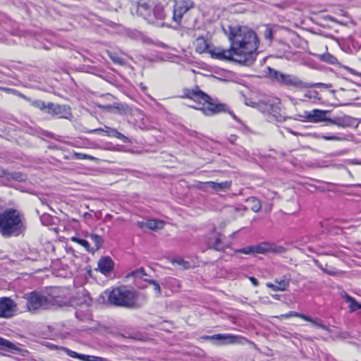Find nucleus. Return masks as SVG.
<instances>
[{
	"mask_svg": "<svg viewBox=\"0 0 361 361\" xmlns=\"http://www.w3.org/2000/svg\"><path fill=\"white\" fill-rule=\"evenodd\" d=\"M21 348L18 343H13L7 339L0 337V355L2 356H9L10 354H14L20 352Z\"/></svg>",
	"mask_w": 361,
	"mask_h": 361,
	"instance_id": "nucleus-14",
	"label": "nucleus"
},
{
	"mask_svg": "<svg viewBox=\"0 0 361 361\" xmlns=\"http://www.w3.org/2000/svg\"><path fill=\"white\" fill-rule=\"evenodd\" d=\"M94 361H109L107 359L100 357H94Z\"/></svg>",
	"mask_w": 361,
	"mask_h": 361,
	"instance_id": "nucleus-48",
	"label": "nucleus"
},
{
	"mask_svg": "<svg viewBox=\"0 0 361 361\" xmlns=\"http://www.w3.org/2000/svg\"><path fill=\"white\" fill-rule=\"evenodd\" d=\"M250 281L252 282V283L255 286H258V281L255 278V277H250Z\"/></svg>",
	"mask_w": 361,
	"mask_h": 361,
	"instance_id": "nucleus-47",
	"label": "nucleus"
},
{
	"mask_svg": "<svg viewBox=\"0 0 361 361\" xmlns=\"http://www.w3.org/2000/svg\"><path fill=\"white\" fill-rule=\"evenodd\" d=\"M289 132L290 133L293 134V135H296L297 134L296 133H295V132H293V130H289Z\"/></svg>",
	"mask_w": 361,
	"mask_h": 361,
	"instance_id": "nucleus-53",
	"label": "nucleus"
},
{
	"mask_svg": "<svg viewBox=\"0 0 361 361\" xmlns=\"http://www.w3.org/2000/svg\"><path fill=\"white\" fill-rule=\"evenodd\" d=\"M331 20L332 21H336L333 18H331Z\"/></svg>",
	"mask_w": 361,
	"mask_h": 361,
	"instance_id": "nucleus-58",
	"label": "nucleus"
},
{
	"mask_svg": "<svg viewBox=\"0 0 361 361\" xmlns=\"http://www.w3.org/2000/svg\"><path fill=\"white\" fill-rule=\"evenodd\" d=\"M202 184L204 186V187L202 188L203 189L207 190L208 188H210L213 191L216 192V182L209 181V182L203 183Z\"/></svg>",
	"mask_w": 361,
	"mask_h": 361,
	"instance_id": "nucleus-42",
	"label": "nucleus"
},
{
	"mask_svg": "<svg viewBox=\"0 0 361 361\" xmlns=\"http://www.w3.org/2000/svg\"><path fill=\"white\" fill-rule=\"evenodd\" d=\"M145 271L142 268L135 270L133 271H131L130 273L128 274L126 276V278H135V279H141L143 276H145Z\"/></svg>",
	"mask_w": 361,
	"mask_h": 361,
	"instance_id": "nucleus-35",
	"label": "nucleus"
},
{
	"mask_svg": "<svg viewBox=\"0 0 361 361\" xmlns=\"http://www.w3.org/2000/svg\"><path fill=\"white\" fill-rule=\"evenodd\" d=\"M149 283L153 286V287H154V290L156 292H157L158 293H160V291H161V288H160V286L159 285V283H157V282H156L155 281H154V280H150V281H149Z\"/></svg>",
	"mask_w": 361,
	"mask_h": 361,
	"instance_id": "nucleus-45",
	"label": "nucleus"
},
{
	"mask_svg": "<svg viewBox=\"0 0 361 361\" xmlns=\"http://www.w3.org/2000/svg\"><path fill=\"white\" fill-rule=\"evenodd\" d=\"M47 113L54 116L66 118L70 114V108L66 105H60L49 102L47 104Z\"/></svg>",
	"mask_w": 361,
	"mask_h": 361,
	"instance_id": "nucleus-16",
	"label": "nucleus"
},
{
	"mask_svg": "<svg viewBox=\"0 0 361 361\" xmlns=\"http://www.w3.org/2000/svg\"><path fill=\"white\" fill-rule=\"evenodd\" d=\"M247 206L254 212H257L261 209V204L259 200L255 197H250L247 200Z\"/></svg>",
	"mask_w": 361,
	"mask_h": 361,
	"instance_id": "nucleus-24",
	"label": "nucleus"
},
{
	"mask_svg": "<svg viewBox=\"0 0 361 361\" xmlns=\"http://www.w3.org/2000/svg\"><path fill=\"white\" fill-rule=\"evenodd\" d=\"M17 305L10 298H0V317L11 318L16 312Z\"/></svg>",
	"mask_w": 361,
	"mask_h": 361,
	"instance_id": "nucleus-12",
	"label": "nucleus"
},
{
	"mask_svg": "<svg viewBox=\"0 0 361 361\" xmlns=\"http://www.w3.org/2000/svg\"><path fill=\"white\" fill-rule=\"evenodd\" d=\"M109 58L116 63L123 65L124 64V60L119 57L116 53L108 52Z\"/></svg>",
	"mask_w": 361,
	"mask_h": 361,
	"instance_id": "nucleus-36",
	"label": "nucleus"
},
{
	"mask_svg": "<svg viewBox=\"0 0 361 361\" xmlns=\"http://www.w3.org/2000/svg\"><path fill=\"white\" fill-rule=\"evenodd\" d=\"M25 230L23 217L16 209L0 214V233L4 237L18 236Z\"/></svg>",
	"mask_w": 361,
	"mask_h": 361,
	"instance_id": "nucleus-4",
	"label": "nucleus"
},
{
	"mask_svg": "<svg viewBox=\"0 0 361 361\" xmlns=\"http://www.w3.org/2000/svg\"><path fill=\"white\" fill-rule=\"evenodd\" d=\"M291 317H300L302 319V317H305V314L298 313L296 312H290L287 314L281 315V317L288 319Z\"/></svg>",
	"mask_w": 361,
	"mask_h": 361,
	"instance_id": "nucleus-39",
	"label": "nucleus"
},
{
	"mask_svg": "<svg viewBox=\"0 0 361 361\" xmlns=\"http://www.w3.org/2000/svg\"><path fill=\"white\" fill-rule=\"evenodd\" d=\"M106 129H107L106 133L108 135L115 137L118 139L122 140L124 142H126L128 140L127 137H126L124 135H123L122 133L117 131L116 129L110 128H107V127H106Z\"/></svg>",
	"mask_w": 361,
	"mask_h": 361,
	"instance_id": "nucleus-28",
	"label": "nucleus"
},
{
	"mask_svg": "<svg viewBox=\"0 0 361 361\" xmlns=\"http://www.w3.org/2000/svg\"><path fill=\"white\" fill-rule=\"evenodd\" d=\"M49 309L56 307H66L71 304L69 299L59 293L58 290H54L48 295Z\"/></svg>",
	"mask_w": 361,
	"mask_h": 361,
	"instance_id": "nucleus-13",
	"label": "nucleus"
},
{
	"mask_svg": "<svg viewBox=\"0 0 361 361\" xmlns=\"http://www.w3.org/2000/svg\"><path fill=\"white\" fill-rule=\"evenodd\" d=\"M350 163L353 164H361V162H358V161H357L355 160H351Z\"/></svg>",
	"mask_w": 361,
	"mask_h": 361,
	"instance_id": "nucleus-49",
	"label": "nucleus"
},
{
	"mask_svg": "<svg viewBox=\"0 0 361 361\" xmlns=\"http://www.w3.org/2000/svg\"><path fill=\"white\" fill-rule=\"evenodd\" d=\"M8 176L9 178L16 180H18V181H23L26 178V177L24 174H23L21 173H18V172L8 173Z\"/></svg>",
	"mask_w": 361,
	"mask_h": 361,
	"instance_id": "nucleus-37",
	"label": "nucleus"
},
{
	"mask_svg": "<svg viewBox=\"0 0 361 361\" xmlns=\"http://www.w3.org/2000/svg\"><path fill=\"white\" fill-rule=\"evenodd\" d=\"M329 123L340 128L357 127L359 124L356 118L348 115L334 118H330Z\"/></svg>",
	"mask_w": 361,
	"mask_h": 361,
	"instance_id": "nucleus-15",
	"label": "nucleus"
},
{
	"mask_svg": "<svg viewBox=\"0 0 361 361\" xmlns=\"http://www.w3.org/2000/svg\"><path fill=\"white\" fill-rule=\"evenodd\" d=\"M314 262L324 273L329 275L336 276L340 274L339 271L336 270L334 267H329L327 264L324 265L322 263L319 262L317 260H315Z\"/></svg>",
	"mask_w": 361,
	"mask_h": 361,
	"instance_id": "nucleus-22",
	"label": "nucleus"
},
{
	"mask_svg": "<svg viewBox=\"0 0 361 361\" xmlns=\"http://www.w3.org/2000/svg\"><path fill=\"white\" fill-rule=\"evenodd\" d=\"M346 302L349 303V307L352 311H355L361 308V305L358 304L354 298L349 295H345Z\"/></svg>",
	"mask_w": 361,
	"mask_h": 361,
	"instance_id": "nucleus-32",
	"label": "nucleus"
},
{
	"mask_svg": "<svg viewBox=\"0 0 361 361\" xmlns=\"http://www.w3.org/2000/svg\"><path fill=\"white\" fill-rule=\"evenodd\" d=\"M228 39L230 49L213 48L209 50L212 58L242 65H249L255 61L253 55L258 47V40L252 30L245 26L230 27Z\"/></svg>",
	"mask_w": 361,
	"mask_h": 361,
	"instance_id": "nucleus-1",
	"label": "nucleus"
},
{
	"mask_svg": "<svg viewBox=\"0 0 361 361\" xmlns=\"http://www.w3.org/2000/svg\"><path fill=\"white\" fill-rule=\"evenodd\" d=\"M290 100L291 102H293V98H290Z\"/></svg>",
	"mask_w": 361,
	"mask_h": 361,
	"instance_id": "nucleus-60",
	"label": "nucleus"
},
{
	"mask_svg": "<svg viewBox=\"0 0 361 361\" xmlns=\"http://www.w3.org/2000/svg\"><path fill=\"white\" fill-rule=\"evenodd\" d=\"M90 233H89L86 232V233H85V237H88V238H90Z\"/></svg>",
	"mask_w": 361,
	"mask_h": 361,
	"instance_id": "nucleus-52",
	"label": "nucleus"
},
{
	"mask_svg": "<svg viewBox=\"0 0 361 361\" xmlns=\"http://www.w3.org/2000/svg\"><path fill=\"white\" fill-rule=\"evenodd\" d=\"M184 97L196 102L197 105L192 107L202 111L206 116H212L225 110L224 105L213 103L209 96L200 90L198 87L191 90H185Z\"/></svg>",
	"mask_w": 361,
	"mask_h": 361,
	"instance_id": "nucleus-3",
	"label": "nucleus"
},
{
	"mask_svg": "<svg viewBox=\"0 0 361 361\" xmlns=\"http://www.w3.org/2000/svg\"><path fill=\"white\" fill-rule=\"evenodd\" d=\"M196 52L202 54L207 51L209 48L208 43L204 37H198L194 42Z\"/></svg>",
	"mask_w": 361,
	"mask_h": 361,
	"instance_id": "nucleus-21",
	"label": "nucleus"
},
{
	"mask_svg": "<svg viewBox=\"0 0 361 361\" xmlns=\"http://www.w3.org/2000/svg\"><path fill=\"white\" fill-rule=\"evenodd\" d=\"M322 138L325 140H336V141H340L343 140V138L337 137L336 135H331V136H327V135H323Z\"/></svg>",
	"mask_w": 361,
	"mask_h": 361,
	"instance_id": "nucleus-43",
	"label": "nucleus"
},
{
	"mask_svg": "<svg viewBox=\"0 0 361 361\" xmlns=\"http://www.w3.org/2000/svg\"><path fill=\"white\" fill-rule=\"evenodd\" d=\"M32 104L35 107H37L41 110L47 111V104L43 101H40V100L35 101Z\"/></svg>",
	"mask_w": 361,
	"mask_h": 361,
	"instance_id": "nucleus-40",
	"label": "nucleus"
},
{
	"mask_svg": "<svg viewBox=\"0 0 361 361\" xmlns=\"http://www.w3.org/2000/svg\"><path fill=\"white\" fill-rule=\"evenodd\" d=\"M306 97H309V98H311V96L308 95V94H306Z\"/></svg>",
	"mask_w": 361,
	"mask_h": 361,
	"instance_id": "nucleus-56",
	"label": "nucleus"
},
{
	"mask_svg": "<svg viewBox=\"0 0 361 361\" xmlns=\"http://www.w3.org/2000/svg\"><path fill=\"white\" fill-rule=\"evenodd\" d=\"M6 173L4 170H0V176H6Z\"/></svg>",
	"mask_w": 361,
	"mask_h": 361,
	"instance_id": "nucleus-50",
	"label": "nucleus"
},
{
	"mask_svg": "<svg viewBox=\"0 0 361 361\" xmlns=\"http://www.w3.org/2000/svg\"><path fill=\"white\" fill-rule=\"evenodd\" d=\"M136 225L142 229L147 228L152 231H158L164 228L165 222L161 220L147 219L146 221H137Z\"/></svg>",
	"mask_w": 361,
	"mask_h": 361,
	"instance_id": "nucleus-17",
	"label": "nucleus"
},
{
	"mask_svg": "<svg viewBox=\"0 0 361 361\" xmlns=\"http://www.w3.org/2000/svg\"><path fill=\"white\" fill-rule=\"evenodd\" d=\"M64 350L69 356L74 357V358H79L81 360H84L85 355H80V354L77 353L76 352L72 351L67 348H64Z\"/></svg>",
	"mask_w": 361,
	"mask_h": 361,
	"instance_id": "nucleus-41",
	"label": "nucleus"
},
{
	"mask_svg": "<svg viewBox=\"0 0 361 361\" xmlns=\"http://www.w3.org/2000/svg\"><path fill=\"white\" fill-rule=\"evenodd\" d=\"M235 253H242V254H245V255H255L254 245L247 246L242 249L236 250L235 251Z\"/></svg>",
	"mask_w": 361,
	"mask_h": 361,
	"instance_id": "nucleus-34",
	"label": "nucleus"
},
{
	"mask_svg": "<svg viewBox=\"0 0 361 361\" xmlns=\"http://www.w3.org/2000/svg\"><path fill=\"white\" fill-rule=\"evenodd\" d=\"M279 109L277 106H271V111L270 113V117L273 119V121L277 122H283L286 120V118L282 116L278 110Z\"/></svg>",
	"mask_w": 361,
	"mask_h": 361,
	"instance_id": "nucleus-26",
	"label": "nucleus"
},
{
	"mask_svg": "<svg viewBox=\"0 0 361 361\" xmlns=\"http://www.w3.org/2000/svg\"><path fill=\"white\" fill-rule=\"evenodd\" d=\"M71 240L73 241V242H75V243H78L79 245H80L81 246H82L86 251L87 252H90L91 251V248H90V243L85 240H82V239H80L77 237H72L71 238Z\"/></svg>",
	"mask_w": 361,
	"mask_h": 361,
	"instance_id": "nucleus-33",
	"label": "nucleus"
},
{
	"mask_svg": "<svg viewBox=\"0 0 361 361\" xmlns=\"http://www.w3.org/2000/svg\"><path fill=\"white\" fill-rule=\"evenodd\" d=\"M329 112V111L315 109L310 111H305L303 114L296 115L293 119L302 122L329 123L330 118L327 116Z\"/></svg>",
	"mask_w": 361,
	"mask_h": 361,
	"instance_id": "nucleus-8",
	"label": "nucleus"
},
{
	"mask_svg": "<svg viewBox=\"0 0 361 361\" xmlns=\"http://www.w3.org/2000/svg\"><path fill=\"white\" fill-rule=\"evenodd\" d=\"M153 13L154 16L158 19H164L166 18V12L164 8L160 5H157L153 8Z\"/></svg>",
	"mask_w": 361,
	"mask_h": 361,
	"instance_id": "nucleus-29",
	"label": "nucleus"
},
{
	"mask_svg": "<svg viewBox=\"0 0 361 361\" xmlns=\"http://www.w3.org/2000/svg\"><path fill=\"white\" fill-rule=\"evenodd\" d=\"M23 298L25 300V307L28 312H35L40 309L49 310L48 295L32 291L25 294Z\"/></svg>",
	"mask_w": 361,
	"mask_h": 361,
	"instance_id": "nucleus-5",
	"label": "nucleus"
},
{
	"mask_svg": "<svg viewBox=\"0 0 361 361\" xmlns=\"http://www.w3.org/2000/svg\"><path fill=\"white\" fill-rule=\"evenodd\" d=\"M90 238L94 243V247L91 249V251L98 250L101 248L103 243V239L102 236L95 233H91L90 234Z\"/></svg>",
	"mask_w": 361,
	"mask_h": 361,
	"instance_id": "nucleus-25",
	"label": "nucleus"
},
{
	"mask_svg": "<svg viewBox=\"0 0 361 361\" xmlns=\"http://www.w3.org/2000/svg\"><path fill=\"white\" fill-rule=\"evenodd\" d=\"M203 339H213L219 341L222 345L243 344L247 341L245 338L241 336L233 334H214L213 336H204Z\"/></svg>",
	"mask_w": 361,
	"mask_h": 361,
	"instance_id": "nucleus-11",
	"label": "nucleus"
},
{
	"mask_svg": "<svg viewBox=\"0 0 361 361\" xmlns=\"http://www.w3.org/2000/svg\"><path fill=\"white\" fill-rule=\"evenodd\" d=\"M231 186V181H224L221 183H216V192H226L230 189Z\"/></svg>",
	"mask_w": 361,
	"mask_h": 361,
	"instance_id": "nucleus-30",
	"label": "nucleus"
},
{
	"mask_svg": "<svg viewBox=\"0 0 361 361\" xmlns=\"http://www.w3.org/2000/svg\"><path fill=\"white\" fill-rule=\"evenodd\" d=\"M306 97H309V98H311V96L308 95V94H306Z\"/></svg>",
	"mask_w": 361,
	"mask_h": 361,
	"instance_id": "nucleus-55",
	"label": "nucleus"
},
{
	"mask_svg": "<svg viewBox=\"0 0 361 361\" xmlns=\"http://www.w3.org/2000/svg\"><path fill=\"white\" fill-rule=\"evenodd\" d=\"M153 3L151 1L141 0L137 4V13L145 19L150 20L153 11Z\"/></svg>",
	"mask_w": 361,
	"mask_h": 361,
	"instance_id": "nucleus-18",
	"label": "nucleus"
},
{
	"mask_svg": "<svg viewBox=\"0 0 361 361\" xmlns=\"http://www.w3.org/2000/svg\"><path fill=\"white\" fill-rule=\"evenodd\" d=\"M99 107L102 109L111 111L113 109L116 108L115 106L111 105H99Z\"/></svg>",
	"mask_w": 361,
	"mask_h": 361,
	"instance_id": "nucleus-46",
	"label": "nucleus"
},
{
	"mask_svg": "<svg viewBox=\"0 0 361 361\" xmlns=\"http://www.w3.org/2000/svg\"><path fill=\"white\" fill-rule=\"evenodd\" d=\"M235 135H231V141H234L235 140Z\"/></svg>",
	"mask_w": 361,
	"mask_h": 361,
	"instance_id": "nucleus-51",
	"label": "nucleus"
},
{
	"mask_svg": "<svg viewBox=\"0 0 361 361\" xmlns=\"http://www.w3.org/2000/svg\"><path fill=\"white\" fill-rule=\"evenodd\" d=\"M102 297L107 298L108 302L111 305L130 309L140 308L146 301L144 295L125 286L107 289Z\"/></svg>",
	"mask_w": 361,
	"mask_h": 361,
	"instance_id": "nucleus-2",
	"label": "nucleus"
},
{
	"mask_svg": "<svg viewBox=\"0 0 361 361\" xmlns=\"http://www.w3.org/2000/svg\"><path fill=\"white\" fill-rule=\"evenodd\" d=\"M289 286V282L287 280H276L274 283H267V286L275 291L286 290Z\"/></svg>",
	"mask_w": 361,
	"mask_h": 361,
	"instance_id": "nucleus-20",
	"label": "nucleus"
},
{
	"mask_svg": "<svg viewBox=\"0 0 361 361\" xmlns=\"http://www.w3.org/2000/svg\"><path fill=\"white\" fill-rule=\"evenodd\" d=\"M102 130V129H96L95 131Z\"/></svg>",
	"mask_w": 361,
	"mask_h": 361,
	"instance_id": "nucleus-59",
	"label": "nucleus"
},
{
	"mask_svg": "<svg viewBox=\"0 0 361 361\" xmlns=\"http://www.w3.org/2000/svg\"><path fill=\"white\" fill-rule=\"evenodd\" d=\"M194 6V3L191 0H180L176 1L173 10V20L176 23L180 22L182 17L190 8Z\"/></svg>",
	"mask_w": 361,
	"mask_h": 361,
	"instance_id": "nucleus-10",
	"label": "nucleus"
},
{
	"mask_svg": "<svg viewBox=\"0 0 361 361\" xmlns=\"http://www.w3.org/2000/svg\"><path fill=\"white\" fill-rule=\"evenodd\" d=\"M267 74L269 78L283 85H290L296 87H304L303 82L297 77L284 74L270 67L267 68Z\"/></svg>",
	"mask_w": 361,
	"mask_h": 361,
	"instance_id": "nucleus-6",
	"label": "nucleus"
},
{
	"mask_svg": "<svg viewBox=\"0 0 361 361\" xmlns=\"http://www.w3.org/2000/svg\"><path fill=\"white\" fill-rule=\"evenodd\" d=\"M80 295L82 297V299L78 300V301L75 302V305H86L87 306L90 305L91 298L89 296L88 293L84 290L80 293Z\"/></svg>",
	"mask_w": 361,
	"mask_h": 361,
	"instance_id": "nucleus-27",
	"label": "nucleus"
},
{
	"mask_svg": "<svg viewBox=\"0 0 361 361\" xmlns=\"http://www.w3.org/2000/svg\"><path fill=\"white\" fill-rule=\"evenodd\" d=\"M302 319L311 322L314 326L323 329L326 331H329V328L324 325L322 323V321L318 318H312L311 317L305 315V317H302Z\"/></svg>",
	"mask_w": 361,
	"mask_h": 361,
	"instance_id": "nucleus-23",
	"label": "nucleus"
},
{
	"mask_svg": "<svg viewBox=\"0 0 361 361\" xmlns=\"http://www.w3.org/2000/svg\"><path fill=\"white\" fill-rule=\"evenodd\" d=\"M213 247L219 251L223 250L224 249V245L222 243L221 236L220 235H216L214 237V241L211 242Z\"/></svg>",
	"mask_w": 361,
	"mask_h": 361,
	"instance_id": "nucleus-31",
	"label": "nucleus"
},
{
	"mask_svg": "<svg viewBox=\"0 0 361 361\" xmlns=\"http://www.w3.org/2000/svg\"><path fill=\"white\" fill-rule=\"evenodd\" d=\"M113 261L109 257H105L100 259L98 262V269L102 274L109 273L113 268Z\"/></svg>",
	"mask_w": 361,
	"mask_h": 361,
	"instance_id": "nucleus-19",
	"label": "nucleus"
},
{
	"mask_svg": "<svg viewBox=\"0 0 361 361\" xmlns=\"http://www.w3.org/2000/svg\"><path fill=\"white\" fill-rule=\"evenodd\" d=\"M306 97H309V98H311V96L308 95V94H306Z\"/></svg>",
	"mask_w": 361,
	"mask_h": 361,
	"instance_id": "nucleus-57",
	"label": "nucleus"
},
{
	"mask_svg": "<svg viewBox=\"0 0 361 361\" xmlns=\"http://www.w3.org/2000/svg\"><path fill=\"white\" fill-rule=\"evenodd\" d=\"M317 85V86H324V84H323V83H318Z\"/></svg>",
	"mask_w": 361,
	"mask_h": 361,
	"instance_id": "nucleus-54",
	"label": "nucleus"
},
{
	"mask_svg": "<svg viewBox=\"0 0 361 361\" xmlns=\"http://www.w3.org/2000/svg\"><path fill=\"white\" fill-rule=\"evenodd\" d=\"M267 74L269 78L283 85H290L296 87H304L303 82L297 77L284 74L270 67L267 68Z\"/></svg>",
	"mask_w": 361,
	"mask_h": 361,
	"instance_id": "nucleus-7",
	"label": "nucleus"
},
{
	"mask_svg": "<svg viewBox=\"0 0 361 361\" xmlns=\"http://www.w3.org/2000/svg\"><path fill=\"white\" fill-rule=\"evenodd\" d=\"M255 255L282 254L286 252V248L273 243L262 242L254 245Z\"/></svg>",
	"mask_w": 361,
	"mask_h": 361,
	"instance_id": "nucleus-9",
	"label": "nucleus"
},
{
	"mask_svg": "<svg viewBox=\"0 0 361 361\" xmlns=\"http://www.w3.org/2000/svg\"><path fill=\"white\" fill-rule=\"evenodd\" d=\"M273 37L272 30L271 28L267 27L264 31V37L267 39L271 40Z\"/></svg>",
	"mask_w": 361,
	"mask_h": 361,
	"instance_id": "nucleus-44",
	"label": "nucleus"
},
{
	"mask_svg": "<svg viewBox=\"0 0 361 361\" xmlns=\"http://www.w3.org/2000/svg\"><path fill=\"white\" fill-rule=\"evenodd\" d=\"M73 157L78 159H89V160H94L95 158L91 155L82 154V153H74Z\"/></svg>",
	"mask_w": 361,
	"mask_h": 361,
	"instance_id": "nucleus-38",
	"label": "nucleus"
}]
</instances>
